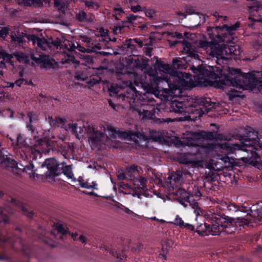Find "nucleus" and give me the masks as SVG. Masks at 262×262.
I'll use <instances>...</instances> for the list:
<instances>
[{
    "label": "nucleus",
    "mask_w": 262,
    "mask_h": 262,
    "mask_svg": "<svg viewBox=\"0 0 262 262\" xmlns=\"http://www.w3.org/2000/svg\"><path fill=\"white\" fill-rule=\"evenodd\" d=\"M175 144L177 146H187L191 147V151L181 154L178 160L181 163L191 164L194 167L201 166L206 151V148L200 146V136L196 133L187 132L184 137L176 139Z\"/></svg>",
    "instance_id": "obj_6"
},
{
    "label": "nucleus",
    "mask_w": 262,
    "mask_h": 262,
    "mask_svg": "<svg viewBox=\"0 0 262 262\" xmlns=\"http://www.w3.org/2000/svg\"><path fill=\"white\" fill-rule=\"evenodd\" d=\"M100 35L102 38V39L105 41H108L111 40V38L108 35V30L103 28H101L99 30Z\"/></svg>",
    "instance_id": "obj_32"
},
{
    "label": "nucleus",
    "mask_w": 262,
    "mask_h": 262,
    "mask_svg": "<svg viewBox=\"0 0 262 262\" xmlns=\"http://www.w3.org/2000/svg\"><path fill=\"white\" fill-rule=\"evenodd\" d=\"M247 137L244 141L241 142V144L224 143L220 145L219 148L227 155L236 151H241L243 154L239 158L243 162L255 165L260 162V158L259 150L255 146L262 148V137L258 138L256 132H249Z\"/></svg>",
    "instance_id": "obj_4"
},
{
    "label": "nucleus",
    "mask_w": 262,
    "mask_h": 262,
    "mask_svg": "<svg viewBox=\"0 0 262 262\" xmlns=\"http://www.w3.org/2000/svg\"><path fill=\"white\" fill-rule=\"evenodd\" d=\"M13 32L12 29H9L7 27H3L0 25V38L5 39L7 35L10 33L11 41L15 44L20 46L23 43L24 37L21 35L17 29Z\"/></svg>",
    "instance_id": "obj_12"
},
{
    "label": "nucleus",
    "mask_w": 262,
    "mask_h": 262,
    "mask_svg": "<svg viewBox=\"0 0 262 262\" xmlns=\"http://www.w3.org/2000/svg\"><path fill=\"white\" fill-rule=\"evenodd\" d=\"M10 156L7 151L3 149H0V159L3 166L11 168L12 170L16 168L26 172L30 177H34L35 170L32 163H30L29 165L25 166L23 164L16 163L10 158Z\"/></svg>",
    "instance_id": "obj_9"
},
{
    "label": "nucleus",
    "mask_w": 262,
    "mask_h": 262,
    "mask_svg": "<svg viewBox=\"0 0 262 262\" xmlns=\"http://www.w3.org/2000/svg\"><path fill=\"white\" fill-rule=\"evenodd\" d=\"M151 50H152V48L151 47H148L146 49V50L145 51L146 55L148 56H149V57H151Z\"/></svg>",
    "instance_id": "obj_56"
},
{
    "label": "nucleus",
    "mask_w": 262,
    "mask_h": 262,
    "mask_svg": "<svg viewBox=\"0 0 262 262\" xmlns=\"http://www.w3.org/2000/svg\"><path fill=\"white\" fill-rule=\"evenodd\" d=\"M172 223L176 225L177 226H179L181 228H182L183 226H184V222L182 219L181 217L179 216V215H177L176 216L175 219L172 222Z\"/></svg>",
    "instance_id": "obj_34"
},
{
    "label": "nucleus",
    "mask_w": 262,
    "mask_h": 262,
    "mask_svg": "<svg viewBox=\"0 0 262 262\" xmlns=\"http://www.w3.org/2000/svg\"><path fill=\"white\" fill-rule=\"evenodd\" d=\"M159 80L155 76L152 77V80L150 83L144 82L142 84V86L144 91L147 93H150L158 97L160 93L158 86Z\"/></svg>",
    "instance_id": "obj_14"
},
{
    "label": "nucleus",
    "mask_w": 262,
    "mask_h": 262,
    "mask_svg": "<svg viewBox=\"0 0 262 262\" xmlns=\"http://www.w3.org/2000/svg\"><path fill=\"white\" fill-rule=\"evenodd\" d=\"M4 113H8V117H10V118H11V117H12V116H13V112H12L10 109H9V108H8V109H7L6 110L4 111Z\"/></svg>",
    "instance_id": "obj_54"
},
{
    "label": "nucleus",
    "mask_w": 262,
    "mask_h": 262,
    "mask_svg": "<svg viewBox=\"0 0 262 262\" xmlns=\"http://www.w3.org/2000/svg\"><path fill=\"white\" fill-rule=\"evenodd\" d=\"M76 77H77V79H78V80H84L86 79L85 76L83 77V76H80L79 75H77L76 76Z\"/></svg>",
    "instance_id": "obj_63"
},
{
    "label": "nucleus",
    "mask_w": 262,
    "mask_h": 262,
    "mask_svg": "<svg viewBox=\"0 0 262 262\" xmlns=\"http://www.w3.org/2000/svg\"><path fill=\"white\" fill-rule=\"evenodd\" d=\"M236 159V158H234ZM233 158L228 156L222 157L211 160L209 162L210 169L216 171L222 170L225 168L232 167L233 164Z\"/></svg>",
    "instance_id": "obj_11"
},
{
    "label": "nucleus",
    "mask_w": 262,
    "mask_h": 262,
    "mask_svg": "<svg viewBox=\"0 0 262 262\" xmlns=\"http://www.w3.org/2000/svg\"><path fill=\"white\" fill-rule=\"evenodd\" d=\"M136 171H138V166L133 165L126 168L124 172L123 171L119 172L118 178L120 180L126 179L128 177L132 179L133 173Z\"/></svg>",
    "instance_id": "obj_20"
},
{
    "label": "nucleus",
    "mask_w": 262,
    "mask_h": 262,
    "mask_svg": "<svg viewBox=\"0 0 262 262\" xmlns=\"http://www.w3.org/2000/svg\"><path fill=\"white\" fill-rule=\"evenodd\" d=\"M14 56L19 62L27 63L30 59L33 60L32 56H35V55L33 54L26 55L22 52H17L14 54Z\"/></svg>",
    "instance_id": "obj_23"
},
{
    "label": "nucleus",
    "mask_w": 262,
    "mask_h": 262,
    "mask_svg": "<svg viewBox=\"0 0 262 262\" xmlns=\"http://www.w3.org/2000/svg\"><path fill=\"white\" fill-rule=\"evenodd\" d=\"M130 9L133 12L135 13L142 11V9L141 8V6L139 5H137L136 6L132 5L130 6Z\"/></svg>",
    "instance_id": "obj_47"
},
{
    "label": "nucleus",
    "mask_w": 262,
    "mask_h": 262,
    "mask_svg": "<svg viewBox=\"0 0 262 262\" xmlns=\"http://www.w3.org/2000/svg\"><path fill=\"white\" fill-rule=\"evenodd\" d=\"M55 6L58 7L61 11H64L66 5L61 0H54Z\"/></svg>",
    "instance_id": "obj_40"
},
{
    "label": "nucleus",
    "mask_w": 262,
    "mask_h": 262,
    "mask_svg": "<svg viewBox=\"0 0 262 262\" xmlns=\"http://www.w3.org/2000/svg\"><path fill=\"white\" fill-rule=\"evenodd\" d=\"M69 129L71 130V131L75 135V136L78 138V126L76 123H72L69 124Z\"/></svg>",
    "instance_id": "obj_41"
},
{
    "label": "nucleus",
    "mask_w": 262,
    "mask_h": 262,
    "mask_svg": "<svg viewBox=\"0 0 262 262\" xmlns=\"http://www.w3.org/2000/svg\"><path fill=\"white\" fill-rule=\"evenodd\" d=\"M188 103L186 102H181L177 100H174L170 102V106L173 112L178 113L183 112H189L188 109Z\"/></svg>",
    "instance_id": "obj_18"
},
{
    "label": "nucleus",
    "mask_w": 262,
    "mask_h": 262,
    "mask_svg": "<svg viewBox=\"0 0 262 262\" xmlns=\"http://www.w3.org/2000/svg\"><path fill=\"white\" fill-rule=\"evenodd\" d=\"M144 12L145 15L149 18L153 17L155 15V11L152 9H145Z\"/></svg>",
    "instance_id": "obj_42"
},
{
    "label": "nucleus",
    "mask_w": 262,
    "mask_h": 262,
    "mask_svg": "<svg viewBox=\"0 0 262 262\" xmlns=\"http://www.w3.org/2000/svg\"><path fill=\"white\" fill-rule=\"evenodd\" d=\"M160 70L166 74L163 79L167 83L169 91L166 93V99L169 98L179 97L183 90H187L194 86L193 79L189 74L183 72H175L168 64H163L160 67Z\"/></svg>",
    "instance_id": "obj_7"
},
{
    "label": "nucleus",
    "mask_w": 262,
    "mask_h": 262,
    "mask_svg": "<svg viewBox=\"0 0 262 262\" xmlns=\"http://www.w3.org/2000/svg\"><path fill=\"white\" fill-rule=\"evenodd\" d=\"M109 90H110V91L114 92L116 94L117 93V89H115V86L113 85H111L110 86V88H109Z\"/></svg>",
    "instance_id": "obj_59"
},
{
    "label": "nucleus",
    "mask_w": 262,
    "mask_h": 262,
    "mask_svg": "<svg viewBox=\"0 0 262 262\" xmlns=\"http://www.w3.org/2000/svg\"><path fill=\"white\" fill-rule=\"evenodd\" d=\"M81 40L82 41L86 43H90L91 41V39L86 36L81 37Z\"/></svg>",
    "instance_id": "obj_52"
},
{
    "label": "nucleus",
    "mask_w": 262,
    "mask_h": 262,
    "mask_svg": "<svg viewBox=\"0 0 262 262\" xmlns=\"http://www.w3.org/2000/svg\"><path fill=\"white\" fill-rule=\"evenodd\" d=\"M181 177L182 174L179 171L168 177L166 184L169 188V192L176 195L180 203L184 207H186L188 205L191 207L194 210L196 220L198 216L202 213L201 209L199 207L198 203L196 202V199H198L201 196L200 191L198 187L193 183L189 185L187 191H185L184 188H177V187L181 184Z\"/></svg>",
    "instance_id": "obj_5"
},
{
    "label": "nucleus",
    "mask_w": 262,
    "mask_h": 262,
    "mask_svg": "<svg viewBox=\"0 0 262 262\" xmlns=\"http://www.w3.org/2000/svg\"><path fill=\"white\" fill-rule=\"evenodd\" d=\"M35 0H17L19 5L29 6H31Z\"/></svg>",
    "instance_id": "obj_43"
},
{
    "label": "nucleus",
    "mask_w": 262,
    "mask_h": 262,
    "mask_svg": "<svg viewBox=\"0 0 262 262\" xmlns=\"http://www.w3.org/2000/svg\"><path fill=\"white\" fill-rule=\"evenodd\" d=\"M0 57L3 58L4 61L6 62H10L11 59L12 58V56L5 52H2L0 53Z\"/></svg>",
    "instance_id": "obj_39"
},
{
    "label": "nucleus",
    "mask_w": 262,
    "mask_h": 262,
    "mask_svg": "<svg viewBox=\"0 0 262 262\" xmlns=\"http://www.w3.org/2000/svg\"><path fill=\"white\" fill-rule=\"evenodd\" d=\"M100 130H97L93 125L87 126L86 130L89 136V142L92 148H96L101 144H107L110 138H115L118 135L123 139L133 141L136 145L143 146L147 143V138L143 134L139 132H122L119 134V130L107 124H101L100 126Z\"/></svg>",
    "instance_id": "obj_3"
},
{
    "label": "nucleus",
    "mask_w": 262,
    "mask_h": 262,
    "mask_svg": "<svg viewBox=\"0 0 262 262\" xmlns=\"http://www.w3.org/2000/svg\"><path fill=\"white\" fill-rule=\"evenodd\" d=\"M186 13L188 15H191L195 13V12L193 8H190L187 9Z\"/></svg>",
    "instance_id": "obj_55"
},
{
    "label": "nucleus",
    "mask_w": 262,
    "mask_h": 262,
    "mask_svg": "<svg viewBox=\"0 0 262 262\" xmlns=\"http://www.w3.org/2000/svg\"><path fill=\"white\" fill-rule=\"evenodd\" d=\"M21 35L24 37L23 41L25 40V38H27L29 41L32 42L33 45L36 44L37 46L42 50H46V47L48 46V42L44 38H40L35 35Z\"/></svg>",
    "instance_id": "obj_17"
},
{
    "label": "nucleus",
    "mask_w": 262,
    "mask_h": 262,
    "mask_svg": "<svg viewBox=\"0 0 262 262\" xmlns=\"http://www.w3.org/2000/svg\"><path fill=\"white\" fill-rule=\"evenodd\" d=\"M27 81L24 78H19V79L16 80L14 83L12 82L9 84L3 85V87L5 88H13L15 85H17L18 87H20L21 86L26 84Z\"/></svg>",
    "instance_id": "obj_29"
},
{
    "label": "nucleus",
    "mask_w": 262,
    "mask_h": 262,
    "mask_svg": "<svg viewBox=\"0 0 262 262\" xmlns=\"http://www.w3.org/2000/svg\"><path fill=\"white\" fill-rule=\"evenodd\" d=\"M138 17H139L138 15L131 14L126 17V21L129 23H132L136 20Z\"/></svg>",
    "instance_id": "obj_45"
},
{
    "label": "nucleus",
    "mask_w": 262,
    "mask_h": 262,
    "mask_svg": "<svg viewBox=\"0 0 262 262\" xmlns=\"http://www.w3.org/2000/svg\"><path fill=\"white\" fill-rule=\"evenodd\" d=\"M79 240L82 242V243H85L86 241V238L83 235H80L78 237Z\"/></svg>",
    "instance_id": "obj_57"
},
{
    "label": "nucleus",
    "mask_w": 262,
    "mask_h": 262,
    "mask_svg": "<svg viewBox=\"0 0 262 262\" xmlns=\"http://www.w3.org/2000/svg\"><path fill=\"white\" fill-rule=\"evenodd\" d=\"M210 224H201L197 227L199 234L206 236L216 235L225 233L230 234L235 230L234 220L223 217L217 214H212L209 219Z\"/></svg>",
    "instance_id": "obj_8"
},
{
    "label": "nucleus",
    "mask_w": 262,
    "mask_h": 262,
    "mask_svg": "<svg viewBox=\"0 0 262 262\" xmlns=\"http://www.w3.org/2000/svg\"><path fill=\"white\" fill-rule=\"evenodd\" d=\"M202 103L203 104L201 108H203V110L204 111L205 113H207L210 111L215 105L214 103H212L210 99L202 101Z\"/></svg>",
    "instance_id": "obj_27"
},
{
    "label": "nucleus",
    "mask_w": 262,
    "mask_h": 262,
    "mask_svg": "<svg viewBox=\"0 0 262 262\" xmlns=\"http://www.w3.org/2000/svg\"><path fill=\"white\" fill-rule=\"evenodd\" d=\"M176 37H177L178 38H182L183 37V36H182V34L180 33H179V32H176L175 33V35H174Z\"/></svg>",
    "instance_id": "obj_61"
},
{
    "label": "nucleus",
    "mask_w": 262,
    "mask_h": 262,
    "mask_svg": "<svg viewBox=\"0 0 262 262\" xmlns=\"http://www.w3.org/2000/svg\"><path fill=\"white\" fill-rule=\"evenodd\" d=\"M182 46L184 51L189 56L193 57L195 59L199 58V55L196 51L192 48L191 45L187 41L184 40L182 42Z\"/></svg>",
    "instance_id": "obj_22"
},
{
    "label": "nucleus",
    "mask_w": 262,
    "mask_h": 262,
    "mask_svg": "<svg viewBox=\"0 0 262 262\" xmlns=\"http://www.w3.org/2000/svg\"><path fill=\"white\" fill-rule=\"evenodd\" d=\"M68 41H69V40H64L63 42H61L60 40L57 39L56 40H54L52 41V44L57 47H60V48L63 49V55L64 58L63 59H64V51L66 52H68V50L69 49V43Z\"/></svg>",
    "instance_id": "obj_25"
},
{
    "label": "nucleus",
    "mask_w": 262,
    "mask_h": 262,
    "mask_svg": "<svg viewBox=\"0 0 262 262\" xmlns=\"http://www.w3.org/2000/svg\"><path fill=\"white\" fill-rule=\"evenodd\" d=\"M32 58L33 61L45 68L53 67L55 62L50 56L44 55L35 54V56H32Z\"/></svg>",
    "instance_id": "obj_16"
},
{
    "label": "nucleus",
    "mask_w": 262,
    "mask_h": 262,
    "mask_svg": "<svg viewBox=\"0 0 262 262\" xmlns=\"http://www.w3.org/2000/svg\"><path fill=\"white\" fill-rule=\"evenodd\" d=\"M59 166L60 164H58L57 160L54 158L47 159L42 164V167H46L48 169L49 174L52 176L58 174L59 173Z\"/></svg>",
    "instance_id": "obj_15"
},
{
    "label": "nucleus",
    "mask_w": 262,
    "mask_h": 262,
    "mask_svg": "<svg viewBox=\"0 0 262 262\" xmlns=\"http://www.w3.org/2000/svg\"><path fill=\"white\" fill-rule=\"evenodd\" d=\"M83 2L85 5L89 9L97 10L99 7V5L97 3L92 1H84Z\"/></svg>",
    "instance_id": "obj_31"
},
{
    "label": "nucleus",
    "mask_w": 262,
    "mask_h": 262,
    "mask_svg": "<svg viewBox=\"0 0 262 262\" xmlns=\"http://www.w3.org/2000/svg\"><path fill=\"white\" fill-rule=\"evenodd\" d=\"M172 66L174 69H181L182 66L180 63V61L177 59H173Z\"/></svg>",
    "instance_id": "obj_46"
},
{
    "label": "nucleus",
    "mask_w": 262,
    "mask_h": 262,
    "mask_svg": "<svg viewBox=\"0 0 262 262\" xmlns=\"http://www.w3.org/2000/svg\"><path fill=\"white\" fill-rule=\"evenodd\" d=\"M182 228H186L190 230H193L194 228V226L188 223H184V226Z\"/></svg>",
    "instance_id": "obj_50"
},
{
    "label": "nucleus",
    "mask_w": 262,
    "mask_h": 262,
    "mask_svg": "<svg viewBox=\"0 0 262 262\" xmlns=\"http://www.w3.org/2000/svg\"><path fill=\"white\" fill-rule=\"evenodd\" d=\"M57 142V138L51 136L48 138L46 137L43 139L39 140L35 144L36 147H40L42 152H46L47 150L52 149L55 146V142Z\"/></svg>",
    "instance_id": "obj_13"
},
{
    "label": "nucleus",
    "mask_w": 262,
    "mask_h": 262,
    "mask_svg": "<svg viewBox=\"0 0 262 262\" xmlns=\"http://www.w3.org/2000/svg\"><path fill=\"white\" fill-rule=\"evenodd\" d=\"M217 139L221 141H227L228 140V137L225 136L222 134H219L217 136Z\"/></svg>",
    "instance_id": "obj_51"
},
{
    "label": "nucleus",
    "mask_w": 262,
    "mask_h": 262,
    "mask_svg": "<svg viewBox=\"0 0 262 262\" xmlns=\"http://www.w3.org/2000/svg\"><path fill=\"white\" fill-rule=\"evenodd\" d=\"M21 209L24 211V212L25 214V215L28 216L29 217H31L32 215V212H27V209H26L25 208V207L24 206H23L22 205H21Z\"/></svg>",
    "instance_id": "obj_53"
},
{
    "label": "nucleus",
    "mask_w": 262,
    "mask_h": 262,
    "mask_svg": "<svg viewBox=\"0 0 262 262\" xmlns=\"http://www.w3.org/2000/svg\"><path fill=\"white\" fill-rule=\"evenodd\" d=\"M178 14L180 18L181 19H183V18H185L186 16V14H185L184 13H181V12L178 13Z\"/></svg>",
    "instance_id": "obj_60"
},
{
    "label": "nucleus",
    "mask_w": 262,
    "mask_h": 262,
    "mask_svg": "<svg viewBox=\"0 0 262 262\" xmlns=\"http://www.w3.org/2000/svg\"><path fill=\"white\" fill-rule=\"evenodd\" d=\"M113 9L114 11L113 15L116 19L119 20L120 17L124 13V11L119 6H115Z\"/></svg>",
    "instance_id": "obj_30"
},
{
    "label": "nucleus",
    "mask_w": 262,
    "mask_h": 262,
    "mask_svg": "<svg viewBox=\"0 0 262 262\" xmlns=\"http://www.w3.org/2000/svg\"><path fill=\"white\" fill-rule=\"evenodd\" d=\"M134 41L137 43L140 47H142L143 46V42L140 40L138 38L134 39Z\"/></svg>",
    "instance_id": "obj_58"
},
{
    "label": "nucleus",
    "mask_w": 262,
    "mask_h": 262,
    "mask_svg": "<svg viewBox=\"0 0 262 262\" xmlns=\"http://www.w3.org/2000/svg\"><path fill=\"white\" fill-rule=\"evenodd\" d=\"M240 26L238 22L231 26L224 25L223 27H215L208 28L207 31L212 42L200 41L199 47L205 51L207 55L212 58H216V62L221 64V61L226 60L230 56H237L240 55L241 51L239 46L235 45H225L221 43L225 39L221 36L224 30L229 34L236 30Z\"/></svg>",
    "instance_id": "obj_2"
},
{
    "label": "nucleus",
    "mask_w": 262,
    "mask_h": 262,
    "mask_svg": "<svg viewBox=\"0 0 262 262\" xmlns=\"http://www.w3.org/2000/svg\"><path fill=\"white\" fill-rule=\"evenodd\" d=\"M62 173L66 176L69 179H71L72 182L76 181V180L74 178L71 165H62Z\"/></svg>",
    "instance_id": "obj_26"
},
{
    "label": "nucleus",
    "mask_w": 262,
    "mask_h": 262,
    "mask_svg": "<svg viewBox=\"0 0 262 262\" xmlns=\"http://www.w3.org/2000/svg\"><path fill=\"white\" fill-rule=\"evenodd\" d=\"M32 113H31V112H29L28 114V116L29 118V121L30 122H32Z\"/></svg>",
    "instance_id": "obj_64"
},
{
    "label": "nucleus",
    "mask_w": 262,
    "mask_h": 262,
    "mask_svg": "<svg viewBox=\"0 0 262 262\" xmlns=\"http://www.w3.org/2000/svg\"><path fill=\"white\" fill-rule=\"evenodd\" d=\"M69 43V49L68 52L64 51V59H62V62L64 63H75L76 65H78L79 63V61L75 60L74 57V54L76 53L75 49L81 52H97L100 48L97 46H94V47L90 48L88 47L85 48L80 46L78 43H75L68 41Z\"/></svg>",
    "instance_id": "obj_10"
},
{
    "label": "nucleus",
    "mask_w": 262,
    "mask_h": 262,
    "mask_svg": "<svg viewBox=\"0 0 262 262\" xmlns=\"http://www.w3.org/2000/svg\"><path fill=\"white\" fill-rule=\"evenodd\" d=\"M125 212L126 213L129 214H131L133 213V212L132 210H129V209L128 208H125Z\"/></svg>",
    "instance_id": "obj_62"
},
{
    "label": "nucleus",
    "mask_w": 262,
    "mask_h": 262,
    "mask_svg": "<svg viewBox=\"0 0 262 262\" xmlns=\"http://www.w3.org/2000/svg\"><path fill=\"white\" fill-rule=\"evenodd\" d=\"M65 119L56 117L55 119H50V123L52 125H56L57 124L58 126V124H62Z\"/></svg>",
    "instance_id": "obj_37"
},
{
    "label": "nucleus",
    "mask_w": 262,
    "mask_h": 262,
    "mask_svg": "<svg viewBox=\"0 0 262 262\" xmlns=\"http://www.w3.org/2000/svg\"><path fill=\"white\" fill-rule=\"evenodd\" d=\"M31 144L30 139L25 137L24 135H18L17 137L16 146L18 148L29 147Z\"/></svg>",
    "instance_id": "obj_24"
},
{
    "label": "nucleus",
    "mask_w": 262,
    "mask_h": 262,
    "mask_svg": "<svg viewBox=\"0 0 262 262\" xmlns=\"http://www.w3.org/2000/svg\"><path fill=\"white\" fill-rule=\"evenodd\" d=\"M133 183L134 187L133 188V189L135 190H142L143 191L146 190L147 179L145 178L140 177L134 179Z\"/></svg>",
    "instance_id": "obj_21"
},
{
    "label": "nucleus",
    "mask_w": 262,
    "mask_h": 262,
    "mask_svg": "<svg viewBox=\"0 0 262 262\" xmlns=\"http://www.w3.org/2000/svg\"><path fill=\"white\" fill-rule=\"evenodd\" d=\"M79 186L88 189L98 190V184L95 181L85 179L82 176L79 177L77 179Z\"/></svg>",
    "instance_id": "obj_19"
},
{
    "label": "nucleus",
    "mask_w": 262,
    "mask_h": 262,
    "mask_svg": "<svg viewBox=\"0 0 262 262\" xmlns=\"http://www.w3.org/2000/svg\"><path fill=\"white\" fill-rule=\"evenodd\" d=\"M210 85L221 88L223 85L252 90L262 86V72L253 71L243 73L237 69L210 66Z\"/></svg>",
    "instance_id": "obj_1"
},
{
    "label": "nucleus",
    "mask_w": 262,
    "mask_h": 262,
    "mask_svg": "<svg viewBox=\"0 0 262 262\" xmlns=\"http://www.w3.org/2000/svg\"><path fill=\"white\" fill-rule=\"evenodd\" d=\"M55 229L58 232L63 235L66 234L67 233V229L64 227L63 225L61 224H57L55 225Z\"/></svg>",
    "instance_id": "obj_38"
},
{
    "label": "nucleus",
    "mask_w": 262,
    "mask_h": 262,
    "mask_svg": "<svg viewBox=\"0 0 262 262\" xmlns=\"http://www.w3.org/2000/svg\"><path fill=\"white\" fill-rule=\"evenodd\" d=\"M2 222L6 223L8 222V220L7 216L2 211H0V222Z\"/></svg>",
    "instance_id": "obj_49"
},
{
    "label": "nucleus",
    "mask_w": 262,
    "mask_h": 262,
    "mask_svg": "<svg viewBox=\"0 0 262 262\" xmlns=\"http://www.w3.org/2000/svg\"><path fill=\"white\" fill-rule=\"evenodd\" d=\"M76 18L80 21H85L87 20V15L85 12L81 11L76 15Z\"/></svg>",
    "instance_id": "obj_35"
},
{
    "label": "nucleus",
    "mask_w": 262,
    "mask_h": 262,
    "mask_svg": "<svg viewBox=\"0 0 262 262\" xmlns=\"http://www.w3.org/2000/svg\"><path fill=\"white\" fill-rule=\"evenodd\" d=\"M138 114L140 117L142 118V119H145L149 117L150 116L151 113L150 112L147 110H142L138 111Z\"/></svg>",
    "instance_id": "obj_36"
},
{
    "label": "nucleus",
    "mask_w": 262,
    "mask_h": 262,
    "mask_svg": "<svg viewBox=\"0 0 262 262\" xmlns=\"http://www.w3.org/2000/svg\"><path fill=\"white\" fill-rule=\"evenodd\" d=\"M237 222L242 223L243 224L248 225L249 224V222L248 219H245L242 217H238L236 219Z\"/></svg>",
    "instance_id": "obj_48"
},
{
    "label": "nucleus",
    "mask_w": 262,
    "mask_h": 262,
    "mask_svg": "<svg viewBox=\"0 0 262 262\" xmlns=\"http://www.w3.org/2000/svg\"><path fill=\"white\" fill-rule=\"evenodd\" d=\"M191 113L192 115H194L193 118L192 119L194 121H195L197 118H200L204 114H205L204 111L203 110V108H201V107H199L198 108H195L194 110H192L191 111Z\"/></svg>",
    "instance_id": "obj_28"
},
{
    "label": "nucleus",
    "mask_w": 262,
    "mask_h": 262,
    "mask_svg": "<svg viewBox=\"0 0 262 262\" xmlns=\"http://www.w3.org/2000/svg\"><path fill=\"white\" fill-rule=\"evenodd\" d=\"M227 208L229 210L234 212H237L239 210L238 207L234 204H229L227 205Z\"/></svg>",
    "instance_id": "obj_44"
},
{
    "label": "nucleus",
    "mask_w": 262,
    "mask_h": 262,
    "mask_svg": "<svg viewBox=\"0 0 262 262\" xmlns=\"http://www.w3.org/2000/svg\"><path fill=\"white\" fill-rule=\"evenodd\" d=\"M93 63V58L90 56H84L83 58V64L89 68L92 66Z\"/></svg>",
    "instance_id": "obj_33"
}]
</instances>
